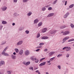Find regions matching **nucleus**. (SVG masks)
<instances>
[{
  "label": "nucleus",
  "instance_id": "7c9ffc66",
  "mask_svg": "<svg viewBox=\"0 0 74 74\" xmlns=\"http://www.w3.org/2000/svg\"><path fill=\"white\" fill-rule=\"evenodd\" d=\"M57 67L59 70H60L61 69V65H58Z\"/></svg>",
  "mask_w": 74,
  "mask_h": 74
},
{
  "label": "nucleus",
  "instance_id": "bf43d9fd",
  "mask_svg": "<svg viewBox=\"0 0 74 74\" xmlns=\"http://www.w3.org/2000/svg\"><path fill=\"white\" fill-rule=\"evenodd\" d=\"M62 3H65V0H63L62 1Z\"/></svg>",
  "mask_w": 74,
  "mask_h": 74
},
{
  "label": "nucleus",
  "instance_id": "774afa93",
  "mask_svg": "<svg viewBox=\"0 0 74 74\" xmlns=\"http://www.w3.org/2000/svg\"><path fill=\"white\" fill-rule=\"evenodd\" d=\"M0 74H3V73L0 72Z\"/></svg>",
  "mask_w": 74,
  "mask_h": 74
},
{
  "label": "nucleus",
  "instance_id": "4d7b16f0",
  "mask_svg": "<svg viewBox=\"0 0 74 74\" xmlns=\"http://www.w3.org/2000/svg\"><path fill=\"white\" fill-rule=\"evenodd\" d=\"M51 62V61H50V60H49V61H47V63H50Z\"/></svg>",
  "mask_w": 74,
  "mask_h": 74
},
{
  "label": "nucleus",
  "instance_id": "338daca9",
  "mask_svg": "<svg viewBox=\"0 0 74 74\" xmlns=\"http://www.w3.org/2000/svg\"><path fill=\"white\" fill-rule=\"evenodd\" d=\"M38 73V74H41V73H40V72H39Z\"/></svg>",
  "mask_w": 74,
  "mask_h": 74
},
{
  "label": "nucleus",
  "instance_id": "f704fd0d",
  "mask_svg": "<svg viewBox=\"0 0 74 74\" xmlns=\"http://www.w3.org/2000/svg\"><path fill=\"white\" fill-rule=\"evenodd\" d=\"M74 41V39H71L69 40H68V42H71V41Z\"/></svg>",
  "mask_w": 74,
  "mask_h": 74
},
{
  "label": "nucleus",
  "instance_id": "603ef678",
  "mask_svg": "<svg viewBox=\"0 0 74 74\" xmlns=\"http://www.w3.org/2000/svg\"><path fill=\"white\" fill-rule=\"evenodd\" d=\"M44 52H47V51H48V49H46L44 50Z\"/></svg>",
  "mask_w": 74,
  "mask_h": 74
},
{
  "label": "nucleus",
  "instance_id": "393cba45",
  "mask_svg": "<svg viewBox=\"0 0 74 74\" xmlns=\"http://www.w3.org/2000/svg\"><path fill=\"white\" fill-rule=\"evenodd\" d=\"M14 50L15 51L16 53H18L19 52V49L17 48H15L14 49Z\"/></svg>",
  "mask_w": 74,
  "mask_h": 74
},
{
  "label": "nucleus",
  "instance_id": "8fccbe9b",
  "mask_svg": "<svg viewBox=\"0 0 74 74\" xmlns=\"http://www.w3.org/2000/svg\"><path fill=\"white\" fill-rule=\"evenodd\" d=\"M44 45V43H41L39 44L40 45Z\"/></svg>",
  "mask_w": 74,
  "mask_h": 74
},
{
  "label": "nucleus",
  "instance_id": "680f3d73",
  "mask_svg": "<svg viewBox=\"0 0 74 74\" xmlns=\"http://www.w3.org/2000/svg\"><path fill=\"white\" fill-rule=\"evenodd\" d=\"M38 69V68H35V70H37Z\"/></svg>",
  "mask_w": 74,
  "mask_h": 74
},
{
  "label": "nucleus",
  "instance_id": "0e129e2a",
  "mask_svg": "<svg viewBox=\"0 0 74 74\" xmlns=\"http://www.w3.org/2000/svg\"><path fill=\"white\" fill-rule=\"evenodd\" d=\"M46 74H49V73H48V72H46Z\"/></svg>",
  "mask_w": 74,
  "mask_h": 74
},
{
  "label": "nucleus",
  "instance_id": "9d476101",
  "mask_svg": "<svg viewBox=\"0 0 74 74\" xmlns=\"http://www.w3.org/2000/svg\"><path fill=\"white\" fill-rule=\"evenodd\" d=\"M41 38L42 40H47V39H48L49 37L48 36H42Z\"/></svg>",
  "mask_w": 74,
  "mask_h": 74
},
{
  "label": "nucleus",
  "instance_id": "b1692460",
  "mask_svg": "<svg viewBox=\"0 0 74 74\" xmlns=\"http://www.w3.org/2000/svg\"><path fill=\"white\" fill-rule=\"evenodd\" d=\"M6 73L8 74H11V73H12V71H7Z\"/></svg>",
  "mask_w": 74,
  "mask_h": 74
},
{
  "label": "nucleus",
  "instance_id": "c756f323",
  "mask_svg": "<svg viewBox=\"0 0 74 74\" xmlns=\"http://www.w3.org/2000/svg\"><path fill=\"white\" fill-rule=\"evenodd\" d=\"M70 26L72 29H73V28H74V25L73 24L71 23L70 24Z\"/></svg>",
  "mask_w": 74,
  "mask_h": 74
},
{
  "label": "nucleus",
  "instance_id": "a18cd8bd",
  "mask_svg": "<svg viewBox=\"0 0 74 74\" xmlns=\"http://www.w3.org/2000/svg\"><path fill=\"white\" fill-rule=\"evenodd\" d=\"M23 64H24V65H25V66H26V61H23Z\"/></svg>",
  "mask_w": 74,
  "mask_h": 74
},
{
  "label": "nucleus",
  "instance_id": "f257e3e1",
  "mask_svg": "<svg viewBox=\"0 0 74 74\" xmlns=\"http://www.w3.org/2000/svg\"><path fill=\"white\" fill-rule=\"evenodd\" d=\"M8 46L6 47L4 49V50H3V51L2 53V55H4V56H9V54H8L5 53V51H6L7 49H8Z\"/></svg>",
  "mask_w": 74,
  "mask_h": 74
},
{
  "label": "nucleus",
  "instance_id": "4468645a",
  "mask_svg": "<svg viewBox=\"0 0 74 74\" xmlns=\"http://www.w3.org/2000/svg\"><path fill=\"white\" fill-rule=\"evenodd\" d=\"M47 28H44L42 29V33H45L47 32Z\"/></svg>",
  "mask_w": 74,
  "mask_h": 74
},
{
  "label": "nucleus",
  "instance_id": "58836bf2",
  "mask_svg": "<svg viewBox=\"0 0 74 74\" xmlns=\"http://www.w3.org/2000/svg\"><path fill=\"white\" fill-rule=\"evenodd\" d=\"M60 56H62V54H59L57 56V58H60Z\"/></svg>",
  "mask_w": 74,
  "mask_h": 74
},
{
  "label": "nucleus",
  "instance_id": "2f4dec72",
  "mask_svg": "<svg viewBox=\"0 0 74 74\" xmlns=\"http://www.w3.org/2000/svg\"><path fill=\"white\" fill-rule=\"evenodd\" d=\"M73 7H74V4H73L70 5V6H69V8H73Z\"/></svg>",
  "mask_w": 74,
  "mask_h": 74
},
{
  "label": "nucleus",
  "instance_id": "4be33fe9",
  "mask_svg": "<svg viewBox=\"0 0 74 74\" xmlns=\"http://www.w3.org/2000/svg\"><path fill=\"white\" fill-rule=\"evenodd\" d=\"M66 27V25H64L62 26H61L60 27V29H64V28H65Z\"/></svg>",
  "mask_w": 74,
  "mask_h": 74
},
{
  "label": "nucleus",
  "instance_id": "e433bc0d",
  "mask_svg": "<svg viewBox=\"0 0 74 74\" xmlns=\"http://www.w3.org/2000/svg\"><path fill=\"white\" fill-rule=\"evenodd\" d=\"M40 37V33H38L37 34V35L36 36V38H39V37Z\"/></svg>",
  "mask_w": 74,
  "mask_h": 74
},
{
  "label": "nucleus",
  "instance_id": "6e6552de",
  "mask_svg": "<svg viewBox=\"0 0 74 74\" xmlns=\"http://www.w3.org/2000/svg\"><path fill=\"white\" fill-rule=\"evenodd\" d=\"M53 15H54V13H50L48 14L47 16V17H51V16H53Z\"/></svg>",
  "mask_w": 74,
  "mask_h": 74
},
{
  "label": "nucleus",
  "instance_id": "412c9836",
  "mask_svg": "<svg viewBox=\"0 0 74 74\" xmlns=\"http://www.w3.org/2000/svg\"><path fill=\"white\" fill-rule=\"evenodd\" d=\"M56 32H57V30H53L51 32V34H55V33H56Z\"/></svg>",
  "mask_w": 74,
  "mask_h": 74
},
{
  "label": "nucleus",
  "instance_id": "aec40b11",
  "mask_svg": "<svg viewBox=\"0 0 74 74\" xmlns=\"http://www.w3.org/2000/svg\"><path fill=\"white\" fill-rule=\"evenodd\" d=\"M42 25V22H40L38 23V27H40V26H41Z\"/></svg>",
  "mask_w": 74,
  "mask_h": 74
},
{
  "label": "nucleus",
  "instance_id": "9b49d317",
  "mask_svg": "<svg viewBox=\"0 0 74 74\" xmlns=\"http://www.w3.org/2000/svg\"><path fill=\"white\" fill-rule=\"evenodd\" d=\"M23 53V50H21L19 52H18V54L20 55H22Z\"/></svg>",
  "mask_w": 74,
  "mask_h": 74
},
{
  "label": "nucleus",
  "instance_id": "20e7f679",
  "mask_svg": "<svg viewBox=\"0 0 74 74\" xmlns=\"http://www.w3.org/2000/svg\"><path fill=\"white\" fill-rule=\"evenodd\" d=\"M23 40H20L17 43L16 45H21L23 44Z\"/></svg>",
  "mask_w": 74,
  "mask_h": 74
},
{
  "label": "nucleus",
  "instance_id": "6ab92c4d",
  "mask_svg": "<svg viewBox=\"0 0 74 74\" xmlns=\"http://www.w3.org/2000/svg\"><path fill=\"white\" fill-rule=\"evenodd\" d=\"M32 14V12H29L27 14V16H30Z\"/></svg>",
  "mask_w": 74,
  "mask_h": 74
},
{
  "label": "nucleus",
  "instance_id": "37998d69",
  "mask_svg": "<svg viewBox=\"0 0 74 74\" xmlns=\"http://www.w3.org/2000/svg\"><path fill=\"white\" fill-rule=\"evenodd\" d=\"M3 25H0V30H1L2 29H3Z\"/></svg>",
  "mask_w": 74,
  "mask_h": 74
},
{
  "label": "nucleus",
  "instance_id": "a211bd4d",
  "mask_svg": "<svg viewBox=\"0 0 74 74\" xmlns=\"http://www.w3.org/2000/svg\"><path fill=\"white\" fill-rule=\"evenodd\" d=\"M13 15L14 16H18L19 15V14H18L17 12H15L14 13Z\"/></svg>",
  "mask_w": 74,
  "mask_h": 74
},
{
  "label": "nucleus",
  "instance_id": "72a5a7b5",
  "mask_svg": "<svg viewBox=\"0 0 74 74\" xmlns=\"http://www.w3.org/2000/svg\"><path fill=\"white\" fill-rule=\"evenodd\" d=\"M23 30V28L22 27H21L18 29V30L19 31H21Z\"/></svg>",
  "mask_w": 74,
  "mask_h": 74
},
{
  "label": "nucleus",
  "instance_id": "79ce46f5",
  "mask_svg": "<svg viewBox=\"0 0 74 74\" xmlns=\"http://www.w3.org/2000/svg\"><path fill=\"white\" fill-rule=\"evenodd\" d=\"M68 17V16L65 14L63 16V18H67Z\"/></svg>",
  "mask_w": 74,
  "mask_h": 74
},
{
  "label": "nucleus",
  "instance_id": "0eeeda50",
  "mask_svg": "<svg viewBox=\"0 0 74 74\" xmlns=\"http://www.w3.org/2000/svg\"><path fill=\"white\" fill-rule=\"evenodd\" d=\"M70 38V37L69 36H66L64 38L62 39V41H66V40H67L68 39Z\"/></svg>",
  "mask_w": 74,
  "mask_h": 74
},
{
  "label": "nucleus",
  "instance_id": "c9c22d12",
  "mask_svg": "<svg viewBox=\"0 0 74 74\" xmlns=\"http://www.w3.org/2000/svg\"><path fill=\"white\" fill-rule=\"evenodd\" d=\"M25 33H26V34H28L29 33V31L28 30H27L25 31Z\"/></svg>",
  "mask_w": 74,
  "mask_h": 74
},
{
  "label": "nucleus",
  "instance_id": "69168bd1",
  "mask_svg": "<svg viewBox=\"0 0 74 74\" xmlns=\"http://www.w3.org/2000/svg\"><path fill=\"white\" fill-rule=\"evenodd\" d=\"M32 60H33V61H34V59H33V58H32Z\"/></svg>",
  "mask_w": 74,
  "mask_h": 74
},
{
  "label": "nucleus",
  "instance_id": "052dcab7",
  "mask_svg": "<svg viewBox=\"0 0 74 74\" xmlns=\"http://www.w3.org/2000/svg\"><path fill=\"white\" fill-rule=\"evenodd\" d=\"M15 25V24L14 23H12V25L13 26H14Z\"/></svg>",
  "mask_w": 74,
  "mask_h": 74
},
{
  "label": "nucleus",
  "instance_id": "5701e85b",
  "mask_svg": "<svg viewBox=\"0 0 74 74\" xmlns=\"http://www.w3.org/2000/svg\"><path fill=\"white\" fill-rule=\"evenodd\" d=\"M41 10L43 11H45V10H46V8H45V7H43L42 8Z\"/></svg>",
  "mask_w": 74,
  "mask_h": 74
},
{
  "label": "nucleus",
  "instance_id": "a19ab883",
  "mask_svg": "<svg viewBox=\"0 0 74 74\" xmlns=\"http://www.w3.org/2000/svg\"><path fill=\"white\" fill-rule=\"evenodd\" d=\"M57 1H58V0H55V1L53 2V4H55L57 3Z\"/></svg>",
  "mask_w": 74,
  "mask_h": 74
},
{
  "label": "nucleus",
  "instance_id": "423d86ee",
  "mask_svg": "<svg viewBox=\"0 0 74 74\" xmlns=\"http://www.w3.org/2000/svg\"><path fill=\"white\" fill-rule=\"evenodd\" d=\"M70 34V32L69 31H66L64 32L63 34V35L64 36H66L67 35V34Z\"/></svg>",
  "mask_w": 74,
  "mask_h": 74
},
{
  "label": "nucleus",
  "instance_id": "ddd939ff",
  "mask_svg": "<svg viewBox=\"0 0 74 74\" xmlns=\"http://www.w3.org/2000/svg\"><path fill=\"white\" fill-rule=\"evenodd\" d=\"M11 58L12 59L14 60L16 59V56L14 55L13 54L11 55Z\"/></svg>",
  "mask_w": 74,
  "mask_h": 74
},
{
  "label": "nucleus",
  "instance_id": "4c0bfd02",
  "mask_svg": "<svg viewBox=\"0 0 74 74\" xmlns=\"http://www.w3.org/2000/svg\"><path fill=\"white\" fill-rule=\"evenodd\" d=\"M52 10V7H50L48 8V10L49 11H51Z\"/></svg>",
  "mask_w": 74,
  "mask_h": 74
},
{
  "label": "nucleus",
  "instance_id": "bb28decb",
  "mask_svg": "<svg viewBox=\"0 0 74 74\" xmlns=\"http://www.w3.org/2000/svg\"><path fill=\"white\" fill-rule=\"evenodd\" d=\"M2 24H3V25H5L7 23V22H6L5 21H3L2 22Z\"/></svg>",
  "mask_w": 74,
  "mask_h": 74
},
{
  "label": "nucleus",
  "instance_id": "ea45409f",
  "mask_svg": "<svg viewBox=\"0 0 74 74\" xmlns=\"http://www.w3.org/2000/svg\"><path fill=\"white\" fill-rule=\"evenodd\" d=\"M45 59V58H41L40 60V62H41L42 61V60H44Z\"/></svg>",
  "mask_w": 74,
  "mask_h": 74
},
{
  "label": "nucleus",
  "instance_id": "6e6d98bb",
  "mask_svg": "<svg viewBox=\"0 0 74 74\" xmlns=\"http://www.w3.org/2000/svg\"><path fill=\"white\" fill-rule=\"evenodd\" d=\"M36 73H38L39 72V71L38 70H37L35 71Z\"/></svg>",
  "mask_w": 74,
  "mask_h": 74
},
{
  "label": "nucleus",
  "instance_id": "39448f33",
  "mask_svg": "<svg viewBox=\"0 0 74 74\" xmlns=\"http://www.w3.org/2000/svg\"><path fill=\"white\" fill-rule=\"evenodd\" d=\"M7 9V7L6 6H3L1 8V9L3 11H5Z\"/></svg>",
  "mask_w": 74,
  "mask_h": 74
},
{
  "label": "nucleus",
  "instance_id": "1a4fd4ad",
  "mask_svg": "<svg viewBox=\"0 0 74 74\" xmlns=\"http://www.w3.org/2000/svg\"><path fill=\"white\" fill-rule=\"evenodd\" d=\"M46 64V62H43L41 63V64H39V66H44Z\"/></svg>",
  "mask_w": 74,
  "mask_h": 74
},
{
  "label": "nucleus",
  "instance_id": "09e8293b",
  "mask_svg": "<svg viewBox=\"0 0 74 74\" xmlns=\"http://www.w3.org/2000/svg\"><path fill=\"white\" fill-rule=\"evenodd\" d=\"M69 56L70 55L69 54H67L66 56V58H69Z\"/></svg>",
  "mask_w": 74,
  "mask_h": 74
},
{
  "label": "nucleus",
  "instance_id": "f3484780",
  "mask_svg": "<svg viewBox=\"0 0 74 74\" xmlns=\"http://www.w3.org/2000/svg\"><path fill=\"white\" fill-rule=\"evenodd\" d=\"M38 21H39L38 19H36L34 21V24L37 23H38Z\"/></svg>",
  "mask_w": 74,
  "mask_h": 74
},
{
  "label": "nucleus",
  "instance_id": "dca6fc26",
  "mask_svg": "<svg viewBox=\"0 0 74 74\" xmlns=\"http://www.w3.org/2000/svg\"><path fill=\"white\" fill-rule=\"evenodd\" d=\"M34 59L35 60V63H38V62H39V60L38 59H37V58H34Z\"/></svg>",
  "mask_w": 74,
  "mask_h": 74
},
{
  "label": "nucleus",
  "instance_id": "473e14b6",
  "mask_svg": "<svg viewBox=\"0 0 74 74\" xmlns=\"http://www.w3.org/2000/svg\"><path fill=\"white\" fill-rule=\"evenodd\" d=\"M30 64V62H26V66H28V65H29V64Z\"/></svg>",
  "mask_w": 74,
  "mask_h": 74
},
{
  "label": "nucleus",
  "instance_id": "a878e982",
  "mask_svg": "<svg viewBox=\"0 0 74 74\" xmlns=\"http://www.w3.org/2000/svg\"><path fill=\"white\" fill-rule=\"evenodd\" d=\"M29 0H23V2L24 3H27L28 1H29Z\"/></svg>",
  "mask_w": 74,
  "mask_h": 74
},
{
  "label": "nucleus",
  "instance_id": "5fc2aeb1",
  "mask_svg": "<svg viewBox=\"0 0 74 74\" xmlns=\"http://www.w3.org/2000/svg\"><path fill=\"white\" fill-rule=\"evenodd\" d=\"M67 1H65V5H67Z\"/></svg>",
  "mask_w": 74,
  "mask_h": 74
},
{
  "label": "nucleus",
  "instance_id": "e2e57ef3",
  "mask_svg": "<svg viewBox=\"0 0 74 74\" xmlns=\"http://www.w3.org/2000/svg\"><path fill=\"white\" fill-rule=\"evenodd\" d=\"M65 41H63V42H62V44H64V42H65Z\"/></svg>",
  "mask_w": 74,
  "mask_h": 74
},
{
  "label": "nucleus",
  "instance_id": "c03bdc74",
  "mask_svg": "<svg viewBox=\"0 0 74 74\" xmlns=\"http://www.w3.org/2000/svg\"><path fill=\"white\" fill-rule=\"evenodd\" d=\"M13 1L14 3H16L18 1V0H13Z\"/></svg>",
  "mask_w": 74,
  "mask_h": 74
},
{
  "label": "nucleus",
  "instance_id": "f8f14e48",
  "mask_svg": "<svg viewBox=\"0 0 74 74\" xmlns=\"http://www.w3.org/2000/svg\"><path fill=\"white\" fill-rule=\"evenodd\" d=\"M55 53V51H53V52H51L49 53V56H51L52 55H53L54 53Z\"/></svg>",
  "mask_w": 74,
  "mask_h": 74
},
{
  "label": "nucleus",
  "instance_id": "cd10ccee",
  "mask_svg": "<svg viewBox=\"0 0 74 74\" xmlns=\"http://www.w3.org/2000/svg\"><path fill=\"white\" fill-rule=\"evenodd\" d=\"M6 42H7L6 41L2 42V43L1 44V45H4V44H6Z\"/></svg>",
  "mask_w": 74,
  "mask_h": 74
},
{
  "label": "nucleus",
  "instance_id": "2eb2a0df",
  "mask_svg": "<svg viewBox=\"0 0 74 74\" xmlns=\"http://www.w3.org/2000/svg\"><path fill=\"white\" fill-rule=\"evenodd\" d=\"M5 64V62H4V61H1L0 62V67H1L3 64Z\"/></svg>",
  "mask_w": 74,
  "mask_h": 74
},
{
  "label": "nucleus",
  "instance_id": "3c124183",
  "mask_svg": "<svg viewBox=\"0 0 74 74\" xmlns=\"http://www.w3.org/2000/svg\"><path fill=\"white\" fill-rule=\"evenodd\" d=\"M42 47L41 46H39L37 47L36 48H38H38H41Z\"/></svg>",
  "mask_w": 74,
  "mask_h": 74
},
{
  "label": "nucleus",
  "instance_id": "de8ad7c7",
  "mask_svg": "<svg viewBox=\"0 0 74 74\" xmlns=\"http://www.w3.org/2000/svg\"><path fill=\"white\" fill-rule=\"evenodd\" d=\"M29 69L30 70H33V68L32 66L29 67Z\"/></svg>",
  "mask_w": 74,
  "mask_h": 74
},
{
  "label": "nucleus",
  "instance_id": "864d4df0",
  "mask_svg": "<svg viewBox=\"0 0 74 74\" xmlns=\"http://www.w3.org/2000/svg\"><path fill=\"white\" fill-rule=\"evenodd\" d=\"M40 50V49H38L36 50V52H38V51H39Z\"/></svg>",
  "mask_w": 74,
  "mask_h": 74
},
{
  "label": "nucleus",
  "instance_id": "c85d7f7f",
  "mask_svg": "<svg viewBox=\"0 0 74 74\" xmlns=\"http://www.w3.org/2000/svg\"><path fill=\"white\" fill-rule=\"evenodd\" d=\"M55 59V57H54L52 58H51L50 59V60L51 61H53V60H54V59Z\"/></svg>",
  "mask_w": 74,
  "mask_h": 74
},
{
  "label": "nucleus",
  "instance_id": "f03ea898",
  "mask_svg": "<svg viewBox=\"0 0 74 74\" xmlns=\"http://www.w3.org/2000/svg\"><path fill=\"white\" fill-rule=\"evenodd\" d=\"M71 47H65L63 48L62 49V50H65V49L66 50V51L67 52H68V51H70L71 50Z\"/></svg>",
  "mask_w": 74,
  "mask_h": 74
},
{
  "label": "nucleus",
  "instance_id": "13d9d810",
  "mask_svg": "<svg viewBox=\"0 0 74 74\" xmlns=\"http://www.w3.org/2000/svg\"><path fill=\"white\" fill-rule=\"evenodd\" d=\"M13 54L14 55H16V53L15 52H14L13 53Z\"/></svg>",
  "mask_w": 74,
  "mask_h": 74
},
{
  "label": "nucleus",
  "instance_id": "49530a36",
  "mask_svg": "<svg viewBox=\"0 0 74 74\" xmlns=\"http://www.w3.org/2000/svg\"><path fill=\"white\" fill-rule=\"evenodd\" d=\"M69 14H70V13H69V12H67L65 14V15H67L68 16V15H69Z\"/></svg>",
  "mask_w": 74,
  "mask_h": 74
},
{
  "label": "nucleus",
  "instance_id": "7ed1b4c3",
  "mask_svg": "<svg viewBox=\"0 0 74 74\" xmlns=\"http://www.w3.org/2000/svg\"><path fill=\"white\" fill-rule=\"evenodd\" d=\"M25 56H28L30 55V51L29 50H27L25 52Z\"/></svg>",
  "mask_w": 74,
  "mask_h": 74
}]
</instances>
